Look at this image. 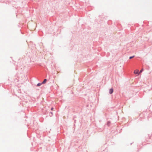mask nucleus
<instances>
[{"instance_id":"423d86ee","label":"nucleus","mask_w":152,"mask_h":152,"mask_svg":"<svg viewBox=\"0 0 152 152\" xmlns=\"http://www.w3.org/2000/svg\"><path fill=\"white\" fill-rule=\"evenodd\" d=\"M134 57V56H131V57H129V58H130V59H131V58H133Z\"/></svg>"},{"instance_id":"20e7f679","label":"nucleus","mask_w":152,"mask_h":152,"mask_svg":"<svg viewBox=\"0 0 152 152\" xmlns=\"http://www.w3.org/2000/svg\"><path fill=\"white\" fill-rule=\"evenodd\" d=\"M143 70V69H142L139 73V74L140 73H141Z\"/></svg>"},{"instance_id":"f03ea898","label":"nucleus","mask_w":152,"mask_h":152,"mask_svg":"<svg viewBox=\"0 0 152 152\" xmlns=\"http://www.w3.org/2000/svg\"><path fill=\"white\" fill-rule=\"evenodd\" d=\"M134 72L135 74H139V70L137 69L135 70L134 71Z\"/></svg>"},{"instance_id":"0eeeda50","label":"nucleus","mask_w":152,"mask_h":152,"mask_svg":"<svg viewBox=\"0 0 152 152\" xmlns=\"http://www.w3.org/2000/svg\"><path fill=\"white\" fill-rule=\"evenodd\" d=\"M53 108L52 107V108H51V110H53Z\"/></svg>"},{"instance_id":"7ed1b4c3","label":"nucleus","mask_w":152,"mask_h":152,"mask_svg":"<svg viewBox=\"0 0 152 152\" xmlns=\"http://www.w3.org/2000/svg\"><path fill=\"white\" fill-rule=\"evenodd\" d=\"M46 81H47L46 79H44V81H43L42 82V84L45 83H46Z\"/></svg>"},{"instance_id":"f257e3e1","label":"nucleus","mask_w":152,"mask_h":152,"mask_svg":"<svg viewBox=\"0 0 152 152\" xmlns=\"http://www.w3.org/2000/svg\"><path fill=\"white\" fill-rule=\"evenodd\" d=\"M113 91V88H111L109 90V92L110 94H112Z\"/></svg>"},{"instance_id":"39448f33","label":"nucleus","mask_w":152,"mask_h":152,"mask_svg":"<svg viewBox=\"0 0 152 152\" xmlns=\"http://www.w3.org/2000/svg\"><path fill=\"white\" fill-rule=\"evenodd\" d=\"M42 84V83H38L37 85V86H41Z\"/></svg>"}]
</instances>
